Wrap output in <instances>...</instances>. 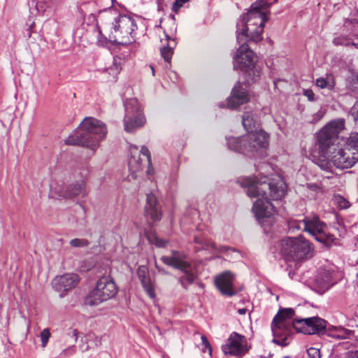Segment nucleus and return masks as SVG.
<instances>
[{
    "label": "nucleus",
    "instance_id": "1",
    "mask_svg": "<svg viewBox=\"0 0 358 358\" xmlns=\"http://www.w3.org/2000/svg\"><path fill=\"white\" fill-rule=\"evenodd\" d=\"M237 182L245 189L250 198H257L254 203L252 212L257 220L264 227L271 225L275 210L269 199L280 200L286 194L287 185L280 176L272 178L260 176L240 177Z\"/></svg>",
    "mask_w": 358,
    "mask_h": 358
},
{
    "label": "nucleus",
    "instance_id": "2",
    "mask_svg": "<svg viewBox=\"0 0 358 358\" xmlns=\"http://www.w3.org/2000/svg\"><path fill=\"white\" fill-rule=\"evenodd\" d=\"M343 119L334 120L327 124L315 135V146L318 149L316 164L323 170L331 171L332 166L338 169H349L358 162V152L336 142L344 129Z\"/></svg>",
    "mask_w": 358,
    "mask_h": 358
},
{
    "label": "nucleus",
    "instance_id": "3",
    "mask_svg": "<svg viewBox=\"0 0 358 358\" xmlns=\"http://www.w3.org/2000/svg\"><path fill=\"white\" fill-rule=\"evenodd\" d=\"M294 310L292 308L280 309L271 323L275 343L287 345L293 329L304 334H316L326 327V321L317 317L304 319H293Z\"/></svg>",
    "mask_w": 358,
    "mask_h": 358
},
{
    "label": "nucleus",
    "instance_id": "4",
    "mask_svg": "<svg viewBox=\"0 0 358 358\" xmlns=\"http://www.w3.org/2000/svg\"><path fill=\"white\" fill-rule=\"evenodd\" d=\"M242 124L248 134L242 137H227L229 149L249 157H263L268 143V136L260 128L257 113H245Z\"/></svg>",
    "mask_w": 358,
    "mask_h": 358
},
{
    "label": "nucleus",
    "instance_id": "5",
    "mask_svg": "<svg viewBox=\"0 0 358 358\" xmlns=\"http://www.w3.org/2000/svg\"><path fill=\"white\" fill-rule=\"evenodd\" d=\"M264 25H249L241 27L237 33V42L242 43L234 57V68L240 70L245 77V82L250 84L255 82L259 77V71L255 66L254 52L246 43L248 41H259L262 39Z\"/></svg>",
    "mask_w": 358,
    "mask_h": 358
},
{
    "label": "nucleus",
    "instance_id": "6",
    "mask_svg": "<svg viewBox=\"0 0 358 358\" xmlns=\"http://www.w3.org/2000/svg\"><path fill=\"white\" fill-rule=\"evenodd\" d=\"M106 134L105 124L95 118L86 117L76 131L66 139L65 143L67 145L87 147L94 151Z\"/></svg>",
    "mask_w": 358,
    "mask_h": 358
},
{
    "label": "nucleus",
    "instance_id": "7",
    "mask_svg": "<svg viewBox=\"0 0 358 358\" xmlns=\"http://www.w3.org/2000/svg\"><path fill=\"white\" fill-rule=\"evenodd\" d=\"M116 12L113 8H108L102 11L99 16V20H113L110 24V33L108 38L110 41L122 45H127L134 41L137 25L134 19L127 15L115 16Z\"/></svg>",
    "mask_w": 358,
    "mask_h": 358
},
{
    "label": "nucleus",
    "instance_id": "8",
    "mask_svg": "<svg viewBox=\"0 0 358 358\" xmlns=\"http://www.w3.org/2000/svg\"><path fill=\"white\" fill-rule=\"evenodd\" d=\"M296 229H303L327 246L335 241L334 236L328 231L327 226L317 216L307 217L303 220H292L289 222V230L294 232Z\"/></svg>",
    "mask_w": 358,
    "mask_h": 358
},
{
    "label": "nucleus",
    "instance_id": "9",
    "mask_svg": "<svg viewBox=\"0 0 358 358\" xmlns=\"http://www.w3.org/2000/svg\"><path fill=\"white\" fill-rule=\"evenodd\" d=\"M313 248L302 236L286 237L280 243V251L286 262H299L311 255Z\"/></svg>",
    "mask_w": 358,
    "mask_h": 358
},
{
    "label": "nucleus",
    "instance_id": "10",
    "mask_svg": "<svg viewBox=\"0 0 358 358\" xmlns=\"http://www.w3.org/2000/svg\"><path fill=\"white\" fill-rule=\"evenodd\" d=\"M118 292V287L113 278L108 275L101 277L96 282L94 288L85 298V303L90 306H97L113 299Z\"/></svg>",
    "mask_w": 358,
    "mask_h": 358
},
{
    "label": "nucleus",
    "instance_id": "11",
    "mask_svg": "<svg viewBox=\"0 0 358 358\" xmlns=\"http://www.w3.org/2000/svg\"><path fill=\"white\" fill-rule=\"evenodd\" d=\"M130 157L128 162L129 175V180H137L143 174V168L148 166V175L152 174L154 170L151 166L150 153L148 148L142 146L139 151L135 145H131L129 148Z\"/></svg>",
    "mask_w": 358,
    "mask_h": 358
},
{
    "label": "nucleus",
    "instance_id": "12",
    "mask_svg": "<svg viewBox=\"0 0 358 358\" xmlns=\"http://www.w3.org/2000/svg\"><path fill=\"white\" fill-rule=\"evenodd\" d=\"M161 260L166 265L180 270L182 275L179 277L181 285L187 289L193 284L197 277V271L194 266L186 260V256L178 251H173L171 256H163Z\"/></svg>",
    "mask_w": 358,
    "mask_h": 358
},
{
    "label": "nucleus",
    "instance_id": "13",
    "mask_svg": "<svg viewBox=\"0 0 358 358\" xmlns=\"http://www.w3.org/2000/svg\"><path fill=\"white\" fill-rule=\"evenodd\" d=\"M271 3L267 0L257 1L252 4L250 10L243 15L238 22L236 28L240 31L241 27L249 25H264L268 20L266 15L268 13V8Z\"/></svg>",
    "mask_w": 358,
    "mask_h": 358
},
{
    "label": "nucleus",
    "instance_id": "14",
    "mask_svg": "<svg viewBox=\"0 0 358 358\" xmlns=\"http://www.w3.org/2000/svg\"><path fill=\"white\" fill-rule=\"evenodd\" d=\"M250 349L248 339L243 335L232 332L226 343L222 345V350L226 355L241 357L246 355Z\"/></svg>",
    "mask_w": 358,
    "mask_h": 358
},
{
    "label": "nucleus",
    "instance_id": "15",
    "mask_svg": "<svg viewBox=\"0 0 358 358\" xmlns=\"http://www.w3.org/2000/svg\"><path fill=\"white\" fill-rule=\"evenodd\" d=\"M80 282L76 273H66L55 278L52 281L53 288L59 292H66L75 288Z\"/></svg>",
    "mask_w": 358,
    "mask_h": 358
},
{
    "label": "nucleus",
    "instance_id": "16",
    "mask_svg": "<svg viewBox=\"0 0 358 358\" xmlns=\"http://www.w3.org/2000/svg\"><path fill=\"white\" fill-rule=\"evenodd\" d=\"M249 100L247 89L238 83L233 88L230 97L227 101V108L236 110L239 106L244 104Z\"/></svg>",
    "mask_w": 358,
    "mask_h": 358
},
{
    "label": "nucleus",
    "instance_id": "17",
    "mask_svg": "<svg viewBox=\"0 0 358 358\" xmlns=\"http://www.w3.org/2000/svg\"><path fill=\"white\" fill-rule=\"evenodd\" d=\"M234 278L230 271H225L215 278V283L219 291L228 296H232L236 292L234 285Z\"/></svg>",
    "mask_w": 358,
    "mask_h": 358
},
{
    "label": "nucleus",
    "instance_id": "18",
    "mask_svg": "<svg viewBox=\"0 0 358 358\" xmlns=\"http://www.w3.org/2000/svg\"><path fill=\"white\" fill-rule=\"evenodd\" d=\"M145 214L148 219L153 222L159 220L162 217L160 206L157 196L152 193L147 194Z\"/></svg>",
    "mask_w": 358,
    "mask_h": 358
},
{
    "label": "nucleus",
    "instance_id": "19",
    "mask_svg": "<svg viewBox=\"0 0 358 358\" xmlns=\"http://www.w3.org/2000/svg\"><path fill=\"white\" fill-rule=\"evenodd\" d=\"M137 275L144 291L150 299H154L156 297L155 289L151 282L148 267L145 266H138Z\"/></svg>",
    "mask_w": 358,
    "mask_h": 358
},
{
    "label": "nucleus",
    "instance_id": "20",
    "mask_svg": "<svg viewBox=\"0 0 358 358\" xmlns=\"http://www.w3.org/2000/svg\"><path fill=\"white\" fill-rule=\"evenodd\" d=\"M146 122L143 113H125L124 117V130L127 132L132 133L136 129L143 127Z\"/></svg>",
    "mask_w": 358,
    "mask_h": 358
},
{
    "label": "nucleus",
    "instance_id": "21",
    "mask_svg": "<svg viewBox=\"0 0 358 358\" xmlns=\"http://www.w3.org/2000/svg\"><path fill=\"white\" fill-rule=\"evenodd\" d=\"M194 243L196 245L195 247L196 251L208 250H210L212 252H222L226 250L225 247L217 248L213 242L207 239L204 236H195L194 238Z\"/></svg>",
    "mask_w": 358,
    "mask_h": 358
},
{
    "label": "nucleus",
    "instance_id": "22",
    "mask_svg": "<svg viewBox=\"0 0 358 358\" xmlns=\"http://www.w3.org/2000/svg\"><path fill=\"white\" fill-rule=\"evenodd\" d=\"M59 197L73 198L78 195H85V183L83 182L70 185L65 189H62L56 192Z\"/></svg>",
    "mask_w": 358,
    "mask_h": 358
},
{
    "label": "nucleus",
    "instance_id": "23",
    "mask_svg": "<svg viewBox=\"0 0 358 358\" xmlns=\"http://www.w3.org/2000/svg\"><path fill=\"white\" fill-rule=\"evenodd\" d=\"M329 335L336 339H350L355 342L357 339L353 331L348 329L342 326L333 327L329 329Z\"/></svg>",
    "mask_w": 358,
    "mask_h": 358
},
{
    "label": "nucleus",
    "instance_id": "24",
    "mask_svg": "<svg viewBox=\"0 0 358 358\" xmlns=\"http://www.w3.org/2000/svg\"><path fill=\"white\" fill-rule=\"evenodd\" d=\"M167 40V45L161 48V55L166 62L168 63L171 62L172 55L173 54V50L176 47V42L174 39L171 38L166 35Z\"/></svg>",
    "mask_w": 358,
    "mask_h": 358
},
{
    "label": "nucleus",
    "instance_id": "25",
    "mask_svg": "<svg viewBox=\"0 0 358 358\" xmlns=\"http://www.w3.org/2000/svg\"><path fill=\"white\" fill-rule=\"evenodd\" d=\"M352 36L353 38H348L344 36H340L334 38L333 42L336 45H352L358 49V34H353Z\"/></svg>",
    "mask_w": 358,
    "mask_h": 358
},
{
    "label": "nucleus",
    "instance_id": "26",
    "mask_svg": "<svg viewBox=\"0 0 358 358\" xmlns=\"http://www.w3.org/2000/svg\"><path fill=\"white\" fill-rule=\"evenodd\" d=\"M315 83L321 89L327 88L332 90L335 86L334 78L331 75H327L325 78H317Z\"/></svg>",
    "mask_w": 358,
    "mask_h": 358
},
{
    "label": "nucleus",
    "instance_id": "27",
    "mask_svg": "<svg viewBox=\"0 0 358 358\" xmlns=\"http://www.w3.org/2000/svg\"><path fill=\"white\" fill-rule=\"evenodd\" d=\"M124 108L127 112H140L143 110V106L136 98L126 100L124 102Z\"/></svg>",
    "mask_w": 358,
    "mask_h": 358
},
{
    "label": "nucleus",
    "instance_id": "28",
    "mask_svg": "<svg viewBox=\"0 0 358 358\" xmlns=\"http://www.w3.org/2000/svg\"><path fill=\"white\" fill-rule=\"evenodd\" d=\"M343 145L350 148L352 151L358 152V133H352Z\"/></svg>",
    "mask_w": 358,
    "mask_h": 358
},
{
    "label": "nucleus",
    "instance_id": "29",
    "mask_svg": "<svg viewBox=\"0 0 358 358\" xmlns=\"http://www.w3.org/2000/svg\"><path fill=\"white\" fill-rule=\"evenodd\" d=\"M70 245L74 248H85L89 245L90 243L87 239L74 238L70 241Z\"/></svg>",
    "mask_w": 358,
    "mask_h": 358
},
{
    "label": "nucleus",
    "instance_id": "30",
    "mask_svg": "<svg viewBox=\"0 0 358 358\" xmlns=\"http://www.w3.org/2000/svg\"><path fill=\"white\" fill-rule=\"evenodd\" d=\"M201 338V342H202V343H201V345H202L201 350H202V352H208V354L210 355H211L212 348H211L210 344L208 342L206 336H204V335H202Z\"/></svg>",
    "mask_w": 358,
    "mask_h": 358
},
{
    "label": "nucleus",
    "instance_id": "31",
    "mask_svg": "<svg viewBox=\"0 0 358 358\" xmlns=\"http://www.w3.org/2000/svg\"><path fill=\"white\" fill-rule=\"evenodd\" d=\"M148 238L150 243L159 248H163L166 246V242L164 240L161 239L154 235L148 236Z\"/></svg>",
    "mask_w": 358,
    "mask_h": 358
},
{
    "label": "nucleus",
    "instance_id": "32",
    "mask_svg": "<svg viewBox=\"0 0 358 358\" xmlns=\"http://www.w3.org/2000/svg\"><path fill=\"white\" fill-rule=\"evenodd\" d=\"M50 337V333L48 329H44L41 333V339L42 342V347L45 348Z\"/></svg>",
    "mask_w": 358,
    "mask_h": 358
},
{
    "label": "nucleus",
    "instance_id": "33",
    "mask_svg": "<svg viewBox=\"0 0 358 358\" xmlns=\"http://www.w3.org/2000/svg\"><path fill=\"white\" fill-rule=\"evenodd\" d=\"M308 358H320V352L319 349L316 348H310L307 350Z\"/></svg>",
    "mask_w": 358,
    "mask_h": 358
},
{
    "label": "nucleus",
    "instance_id": "34",
    "mask_svg": "<svg viewBox=\"0 0 358 358\" xmlns=\"http://www.w3.org/2000/svg\"><path fill=\"white\" fill-rule=\"evenodd\" d=\"M336 201L341 208L345 209L350 206L349 202L342 196L336 197Z\"/></svg>",
    "mask_w": 358,
    "mask_h": 358
},
{
    "label": "nucleus",
    "instance_id": "35",
    "mask_svg": "<svg viewBox=\"0 0 358 358\" xmlns=\"http://www.w3.org/2000/svg\"><path fill=\"white\" fill-rule=\"evenodd\" d=\"M188 0H176L173 4L172 10L175 13H177L182 5L186 3Z\"/></svg>",
    "mask_w": 358,
    "mask_h": 358
},
{
    "label": "nucleus",
    "instance_id": "36",
    "mask_svg": "<svg viewBox=\"0 0 358 358\" xmlns=\"http://www.w3.org/2000/svg\"><path fill=\"white\" fill-rule=\"evenodd\" d=\"M303 94L308 98L309 101L314 100L315 94L311 90H304Z\"/></svg>",
    "mask_w": 358,
    "mask_h": 358
},
{
    "label": "nucleus",
    "instance_id": "37",
    "mask_svg": "<svg viewBox=\"0 0 358 358\" xmlns=\"http://www.w3.org/2000/svg\"><path fill=\"white\" fill-rule=\"evenodd\" d=\"M357 22L356 20H348V21L345 22V27H348L349 24H357Z\"/></svg>",
    "mask_w": 358,
    "mask_h": 358
},
{
    "label": "nucleus",
    "instance_id": "38",
    "mask_svg": "<svg viewBox=\"0 0 358 358\" xmlns=\"http://www.w3.org/2000/svg\"><path fill=\"white\" fill-rule=\"evenodd\" d=\"M247 310L245 308H240L238 310V313L240 315H245L246 313Z\"/></svg>",
    "mask_w": 358,
    "mask_h": 358
},
{
    "label": "nucleus",
    "instance_id": "39",
    "mask_svg": "<svg viewBox=\"0 0 358 358\" xmlns=\"http://www.w3.org/2000/svg\"><path fill=\"white\" fill-rule=\"evenodd\" d=\"M73 336H74L75 341H76L78 339V331L76 329L73 331Z\"/></svg>",
    "mask_w": 358,
    "mask_h": 358
},
{
    "label": "nucleus",
    "instance_id": "40",
    "mask_svg": "<svg viewBox=\"0 0 358 358\" xmlns=\"http://www.w3.org/2000/svg\"><path fill=\"white\" fill-rule=\"evenodd\" d=\"M353 108H354V110H355V112H358V100L356 101Z\"/></svg>",
    "mask_w": 358,
    "mask_h": 358
},
{
    "label": "nucleus",
    "instance_id": "41",
    "mask_svg": "<svg viewBox=\"0 0 358 358\" xmlns=\"http://www.w3.org/2000/svg\"><path fill=\"white\" fill-rule=\"evenodd\" d=\"M352 115H355V113H352ZM356 115H354V119L355 121L358 120V113H355Z\"/></svg>",
    "mask_w": 358,
    "mask_h": 358
},
{
    "label": "nucleus",
    "instance_id": "42",
    "mask_svg": "<svg viewBox=\"0 0 358 358\" xmlns=\"http://www.w3.org/2000/svg\"><path fill=\"white\" fill-rule=\"evenodd\" d=\"M151 69H152V74L154 75V69L151 66Z\"/></svg>",
    "mask_w": 358,
    "mask_h": 358
},
{
    "label": "nucleus",
    "instance_id": "43",
    "mask_svg": "<svg viewBox=\"0 0 358 358\" xmlns=\"http://www.w3.org/2000/svg\"><path fill=\"white\" fill-rule=\"evenodd\" d=\"M68 350H64L63 353H66Z\"/></svg>",
    "mask_w": 358,
    "mask_h": 358
},
{
    "label": "nucleus",
    "instance_id": "44",
    "mask_svg": "<svg viewBox=\"0 0 358 358\" xmlns=\"http://www.w3.org/2000/svg\"><path fill=\"white\" fill-rule=\"evenodd\" d=\"M60 296L63 297L64 296V294H60Z\"/></svg>",
    "mask_w": 358,
    "mask_h": 358
},
{
    "label": "nucleus",
    "instance_id": "45",
    "mask_svg": "<svg viewBox=\"0 0 358 358\" xmlns=\"http://www.w3.org/2000/svg\"><path fill=\"white\" fill-rule=\"evenodd\" d=\"M112 2H113V4H114V3H115V0H112Z\"/></svg>",
    "mask_w": 358,
    "mask_h": 358
},
{
    "label": "nucleus",
    "instance_id": "46",
    "mask_svg": "<svg viewBox=\"0 0 358 358\" xmlns=\"http://www.w3.org/2000/svg\"><path fill=\"white\" fill-rule=\"evenodd\" d=\"M357 243H358V236L357 237Z\"/></svg>",
    "mask_w": 358,
    "mask_h": 358
},
{
    "label": "nucleus",
    "instance_id": "47",
    "mask_svg": "<svg viewBox=\"0 0 358 358\" xmlns=\"http://www.w3.org/2000/svg\"><path fill=\"white\" fill-rule=\"evenodd\" d=\"M357 80H358V76H357Z\"/></svg>",
    "mask_w": 358,
    "mask_h": 358
},
{
    "label": "nucleus",
    "instance_id": "48",
    "mask_svg": "<svg viewBox=\"0 0 358 358\" xmlns=\"http://www.w3.org/2000/svg\"><path fill=\"white\" fill-rule=\"evenodd\" d=\"M285 358H288V357H285Z\"/></svg>",
    "mask_w": 358,
    "mask_h": 358
}]
</instances>
